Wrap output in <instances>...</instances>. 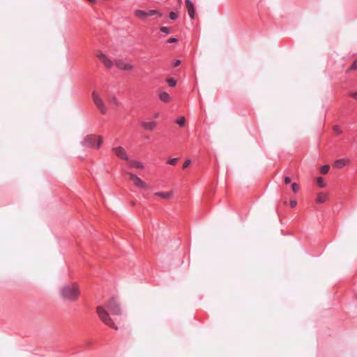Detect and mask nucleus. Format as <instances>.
I'll return each instance as SVG.
<instances>
[{
  "mask_svg": "<svg viewBox=\"0 0 357 357\" xmlns=\"http://www.w3.org/2000/svg\"><path fill=\"white\" fill-rule=\"evenodd\" d=\"M108 311L112 315H120L121 314V309L114 298H112L103 306H98L96 312L103 323L111 328L117 329V326L109 317Z\"/></svg>",
  "mask_w": 357,
  "mask_h": 357,
  "instance_id": "1",
  "label": "nucleus"
},
{
  "mask_svg": "<svg viewBox=\"0 0 357 357\" xmlns=\"http://www.w3.org/2000/svg\"><path fill=\"white\" fill-rule=\"evenodd\" d=\"M60 294L62 298L65 301H75L79 295L78 285L75 283L66 284L61 287Z\"/></svg>",
  "mask_w": 357,
  "mask_h": 357,
  "instance_id": "2",
  "label": "nucleus"
},
{
  "mask_svg": "<svg viewBox=\"0 0 357 357\" xmlns=\"http://www.w3.org/2000/svg\"><path fill=\"white\" fill-rule=\"evenodd\" d=\"M96 137L95 135H89L84 138L82 144L84 146H86V147H90V148L96 147V148L98 149L102 144V138L100 136H98L97 144H96Z\"/></svg>",
  "mask_w": 357,
  "mask_h": 357,
  "instance_id": "3",
  "label": "nucleus"
},
{
  "mask_svg": "<svg viewBox=\"0 0 357 357\" xmlns=\"http://www.w3.org/2000/svg\"><path fill=\"white\" fill-rule=\"evenodd\" d=\"M127 174L129 176V179L133 182L134 185L136 187L144 189L149 188L148 185L135 174L130 172H128Z\"/></svg>",
  "mask_w": 357,
  "mask_h": 357,
  "instance_id": "4",
  "label": "nucleus"
},
{
  "mask_svg": "<svg viewBox=\"0 0 357 357\" xmlns=\"http://www.w3.org/2000/svg\"><path fill=\"white\" fill-rule=\"evenodd\" d=\"M92 98L95 105L100 110L101 113L103 114H106L107 107L100 97L96 92H93Z\"/></svg>",
  "mask_w": 357,
  "mask_h": 357,
  "instance_id": "5",
  "label": "nucleus"
},
{
  "mask_svg": "<svg viewBox=\"0 0 357 357\" xmlns=\"http://www.w3.org/2000/svg\"><path fill=\"white\" fill-rule=\"evenodd\" d=\"M112 151L114 152V153L119 158L126 160H128V157L127 155V153L123 147H121V146L114 147L112 149Z\"/></svg>",
  "mask_w": 357,
  "mask_h": 357,
  "instance_id": "6",
  "label": "nucleus"
},
{
  "mask_svg": "<svg viewBox=\"0 0 357 357\" xmlns=\"http://www.w3.org/2000/svg\"><path fill=\"white\" fill-rule=\"evenodd\" d=\"M97 56L107 68H111L113 66L112 61L109 60L105 54L100 53Z\"/></svg>",
  "mask_w": 357,
  "mask_h": 357,
  "instance_id": "7",
  "label": "nucleus"
},
{
  "mask_svg": "<svg viewBox=\"0 0 357 357\" xmlns=\"http://www.w3.org/2000/svg\"><path fill=\"white\" fill-rule=\"evenodd\" d=\"M115 64H116V67L121 70H130L132 69V65L125 63L124 61H123L121 60L115 61Z\"/></svg>",
  "mask_w": 357,
  "mask_h": 357,
  "instance_id": "8",
  "label": "nucleus"
},
{
  "mask_svg": "<svg viewBox=\"0 0 357 357\" xmlns=\"http://www.w3.org/2000/svg\"><path fill=\"white\" fill-rule=\"evenodd\" d=\"M141 126L146 130L149 131H151L155 129L156 127L157 123L155 121H141L140 122Z\"/></svg>",
  "mask_w": 357,
  "mask_h": 357,
  "instance_id": "9",
  "label": "nucleus"
},
{
  "mask_svg": "<svg viewBox=\"0 0 357 357\" xmlns=\"http://www.w3.org/2000/svg\"><path fill=\"white\" fill-rule=\"evenodd\" d=\"M128 162V165L130 167H135V168H137V169H144V165L143 164L139 162V161H137V160H127Z\"/></svg>",
  "mask_w": 357,
  "mask_h": 357,
  "instance_id": "10",
  "label": "nucleus"
},
{
  "mask_svg": "<svg viewBox=\"0 0 357 357\" xmlns=\"http://www.w3.org/2000/svg\"><path fill=\"white\" fill-rule=\"evenodd\" d=\"M155 196L160 197L162 199H169L171 198L172 195V191H167V192H158L155 193Z\"/></svg>",
  "mask_w": 357,
  "mask_h": 357,
  "instance_id": "11",
  "label": "nucleus"
},
{
  "mask_svg": "<svg viewBox=\"0 0 357 357\" xmlns=\"http://www.w3.org/2000/svg\"><path fill=\"white\" fill-rule=\"evenodd\" d=\"M346 165V160L344 159H338L334 162L333 166L337 169H341Z\"/></svg>",
  "mask_w": 357,
  "mask_h": 357,
  "instance_id": "12",
  "label": "nucleus"
},
{
  "mask_svg": "<svg viewBox=\"0 0 357 357\" xmlns=\"http://www.w3.org/2000/svg\"><path fill=\"white\" fill-rule=\"evenodd\" d=\"M159 98L161 101L165 102H167L170 100L169 95L167 92H165V91L161 92L159 94Z\"/></svg>",
  "mask_w": 357,
  "mask_h": 357,
  "instance_id": "13",
  "label": "nucleus"
},
{
  "mask_svg": "<svg viewBox=\"0 0 357 357\" xmlns=\"http://www.w3.org/2000/svg\"><path fill=\"white\" fill-rule=\"evenodd\" d=\"M326 200V195L324 193H319L316 199L317 204H322Z\"/></svg>",
  "mask_w": 357,
  "mask_h": 357,
  "instance_id": "14",
  "label": "nucleus"
},
{
  "mask_svg": "<svg viewBox=\"0 0 357 357\" xmlns=\"http://www.w3.org/2000/svg\"><path fill=\"white\" fill-rule=\"evenodd\" d=\"M135 15L141 19H144L146 17H148L147 16V12L142 10H136L135 11Z\"/></svg>",
  "mask_w": 357,
  "mask_h": 357,
  "instance_id": "15",
  "label": "nucleus"
},
{
  "mask_svg": "<svg viewBox=\"0 0 357 357\" xmlns=\"http://www.w3.org/2000/svg\"><path fill=\"white\" fill-rule=\"evenodd\" d=\"M330 166L328 165H324L321 167V173L326 174L328 172Z\"/></svg>",
  "mask_w": 357,
  "mask_h": 357,
  "instance_id": "16",
  "label": "nucleus"
},
{
  "mask_svg": "<svg viewBox=\"0 0 357 357\" xmlns=\"http://www.w3.org/2000/svg\"><path fill=\"white\" fill-rule=\"evenodd\" d=\"M156 14H158L159 17L162 16V14L160 13L157 10H151L147 12V16L148 17H151V16H153V15H156Z\"/></svg>",
  "mask_w": 357,
  "mask_h": 357,
  "instance_id": "17",
  "label": "nucleus"
},
{
  "mask_svg": "<svg viewBox=\"0 0 357 357\" xmlns=\"http://www.w3.org/2000/svg\"><path fill=\"white\" fill-rule=\"evenodd\" d=\"M185 119L183 116L179 118L177 121H176V123L180 126V127H183L185 126Z\"/></svg>",
  "mask_w": 357,
  "mask_h": 357,
  "instance_id": "18",
  "label": "nucleus"
},
{
  "mask_svg": "<svg viewBox=\"0 0 357 357\" xmlns=\"http://www.w3.org/2000/svg\"><path fill=\"white\" fill-rule=\"evenodd\" d=\"M167 82L171 87L174 86L176 84V80L174 78H168L167 79Z\"/></svg>",
  "mask_w": 357,
  "mask_h": 357,
  "instance_id": "19",
  "label": "nucleus"
},
{
  "mask_svg": "<svg viewBox=\"0 0 357 357\" xmlns=\"http://www.w3.org/2000/svg\"><path fill=\"white\" fill-rule=\"evenodd\" d=\"M108 100H109V102L112 105H118V100L115 96L110 97Z\"/></svg>",
  "mask_w": 357,
  "mask_h": 357,
  "instance_id": "20",
  "label": "nucleus"
},
{
  "mask_svg": "<svg viewBox=\"0 0 357 357\" xmlns=\"http://www.w3.org/2000/svg\"><path fill=\"white\" fill-rule=\"evenodd\" d=\"M317 185L320 188H324L325 186V183H324V179L321 177H317Z\"/></svg>",
  "mask_w": 357,
  "mask_h": 357,
  "instance_id": "21",
  "label": "nucleus"
},
{
  "mask_svg": "<svg viewBox=\"0 0 357 357\" xmlns=\"http://www.w3.org/2000/svg\"><path fill=\"white\" fill-rule=\"evenodd\" d=\"M171 31H172L171 28L168 27V26H162L160 28V31L162 33H167V34L171 33Z\"/></svg>",
  "mask_w": 357,
  "mask_h": 357,
  "instance_id": "22",
  "label": "nucleus"
},
{
  "mask_svg": "<svg viewBox=\"0 0 357 357\" xmlns=\"http://www.w3.org/2000/svg\"><path fill=\"white\" fill-rule=\"evenodd\" d=\"M185 3L188 10L194 8L193 3L190 0H185Z\"/></svg>",
  "mask_w": 357,
  "mask_h": 357,
  "instance_id": "23",
  "label": "nucleus"
},
{
  "mask_svg": "<svg viewBox=\"0 0 357 357\" xmlns=\"http://www.w3.org/2000/svg\"><path fill=\"white\" fill-rule=\"evenodd\" d=\"M188 15H189V16H190V17L191 19H194L195 18V9H194V8L188 9Z\"/></svg>",
  "mask_w": 357,
  "mask_h": 357,
  "instance_id": "24",
  "label": "nucleus"
},
{
  "mask_svg": "<svg viewBox=\"0 0 357 357\" xmlns=\"http://www.w3.org/2000/svg\"><path fill=\"white\" fill-rule=\"evenodd\" d=\"M178 158H171L169 159L167 162L171 165H175L176 164V162H178Z\"/></svg>",
  "mask_w": 357,
  "mask_h": 357,
  "instance_id": "25",
  "label": "nucleus"
},
{
  "mask_svg": "<svg viewBox=\"0 0 357 357\" xmlns=\"http://www.w3.org/2000/svg\"><path fill=\"white\" fill-rule=\"evenodd\" d=\"M291 189H292L293 192L296 193V192H297L298 191L299 186L296 183H294L291 185Z\"/></svg>",
  "mask_w": 357,
  "mask_h": 357,
  "instance_id": "26",
  "label": "nucleus"
},
{
  "mask_svg": "<svg viewBox=\"0 0 357 357\" xmlns=\"http://www.w3.org/2000/svg\"><path fill=\"white\" fill-rule=\"evenodd\" d=\"M177 17H178V15L175 12H173V11L170 12V13H169L170 20H174L177 19Z\"/></svg>",
  "mask_w": 357,
  "mask_h": 357,
  "instance_id": "27",
  "label": "nucleus"
},
{
  "mask_svg": "<svg viewBox=\"0 0 357 357\" xmlns=\"http://www.w3.org/2000/svg\"><path fill=\"white\" fill-rule=\"evenodd\" d=\"M350 70H357V59L352 63L351 66H350Z\"/></svg>",
  "mask_w": 357,
  "mask_h": 357,
  "instance_id": "28",
  "label": "nucleus"
},
{
  "mask_svg": "<svg viewBox=\"0 0 357 357\" xmlns=\"http://www.w3.org/2000/svg\"><path fill=\"white\" fill-rule=\"evenodd\" d=\"M333 130L337 134L342 133V130L339 126H335Z\"/></svg>",
  "mask_w": 357,
  "mask_h": 357,
  "instance_id": "29",
  "label": "nucleus"
},
{
  "mask_svg": "<svg viewBox=\"0 0 357 357\" xmlns=\"http://www.w3.org/2000/svg\"><path fill=\"white\" fill-rule=\"evenodd\" d=\"M191 163V160H186L184 163H183V169H185L186 167H188Z\"/></svg>",
  "mask_w": 357,
  "mask_h": 357,
  "instance_id": "30",
  "label": "nucleus"
},
{
  "mask_svg": "<svg viewBox=\"0 0 357 357\" xmlns=\"http://www.w3.org/2000/svg\"><path fill=\"white\" fill-rule=\"evenodd\" d=\"M177 40H178V39L176 38L172 37V38H169L167 40V43H176Z\"/></svg>",
  "mask_w": 357,
  "mask_h": 357,
  "instance_id": "31",
  "label": "nucleus"
},
{
  "mask_svg": "<svg viewBox=\"0 0 357 357\" xmlns=\"http://www.w3.org/2000/svg\"><path fill=\"white\" fill-rule=\"evenodd\" d=\"M180 63H181V61H180V60H178V59H176V60H174V61H173V66H174V67H176V66H179V65H180Z\"/></svg>",
  "mask_w": 357,
  "mask_h": 357,
  "instance_id": "32",
  "label": "nucleus"
},
{
  "mask_svg": "<svg viewBox=\"0 0 357 357\" xmlns=\"http://www.w3.org/2000/svg\"><path fill=\"white\" fill-rule=\"evenodd\" d=\"M289 204H290V206L291 208H294V207H296L297 202L296 200H291Z\"/></svg>",
  "mask_w": 357,
  "mask_h": 357,
  "instance_id": "33",
  "label": "nucleus"
},
{
  "mask_svg": "<svg viewBox=\"0 0 357 357\" xmlns=\"http://www.w3.org/2000/svg\"><path fill=\"white\" fill-rule=\"evenodd\" d=\"M284 183H285L286 184H289V183H291V178H290V177H289V176H286V177L284 178Z\"/></svg>",
  "mask_w": 357,
  "mask_h": 357,
  "instance_id": "34",
  "label": "nucleus"
},
{
  "mask_svg": "<svg viewBox=\"0 0 357 357\" xmlns=\"http://www.w3.org/2000/svg\"><path fill=\"white\" fill-rule=\"evenodd\" d=\"M351 96L353 98H354V99L357 100V91H356V92H354V93H352L351 94Z\"/></svg>",
  "mask_w": 357,
  "mask_h": 357,
  "instance_id": "35",
  "label": "nucleus"
},
{
  "mask_svg": "<svg viewBox=\"0 0 357 357\" xmlns=\"http://www.w3.org/2000/svg\"><path fill=\"white\" fill-rule=\"evenodd\" d=\"M158 116H159V114H158V113L155 114H154V116H153V117H154L155 119L158 118Z\"/></svg>",
  "mask_w": 357,
  "mask_h": 357,
  "instance_id": "36",
  "label": "nucleus"
}]
</instances>
